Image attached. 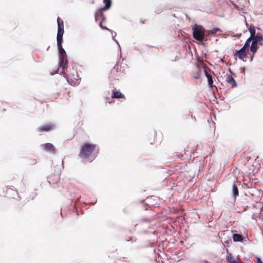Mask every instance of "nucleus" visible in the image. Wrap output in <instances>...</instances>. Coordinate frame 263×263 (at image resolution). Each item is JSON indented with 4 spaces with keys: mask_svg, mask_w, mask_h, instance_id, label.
I'll list each match as a JSON object with an SVG mask.
<instances>
[{
    "mask_svg": "<svg viewBox=\"0 0 263 263\" xmlns=\"http://www.w3.org/2000/svg\"><path fill=\"white\" fill-rule=\"evenodd\" d=\"M249 30L250 33V36L247 40L246 43H248L250 45V42L252 41L250 47V51L252 53L250 58V61L251 62L253 60L255 54L259 48V46H263V36L259 33L256 34L255 27L253 25H250Z\"/></svg>",
    "mask_w": 263,
    "mask_h": 263,
    "instance_id": "1",
    "label": "nucleus"
},
{
    "mask_svg": "<svg viewBox=\"0 0 263 263\" xmlns=\"http://www.w3.org/2000/svg\"><path fill=\"white\" fill-rule=\"evenodd\" d=\"M96 148V144L85 143L82 146L79 156L83 159H89L92 156Z\"/></svg>",
    "mask_w": 263,
    "mask_h": 263,
    "instance_id": "2",
    "label": "nucleus"
},
{
    "mask_svg": "<svg viewBox=\"0 0 263 263\" xmlns=\"http://www.w3.org/2000/svg\"><path fill=\"white\" fill-rule=\"evenodd\" d=\"M68 82L71 85H76L79 83L80 78L76 68L72 67L67 74L63 73Z\"/></svg>",
    "mask_w": 263,
    "mask_h": 263,
    "instance_id": "3",
    "label": "nucleus"
},
{
    "mask_svg": "<svg viewBox=\"0 0 263 263\" xmlns=\"http://www.w3.org/2000/svg\"><path fill=\"white\" fill-rule=\"evenodd\" d=\"M194 38L200 42L203 41L204 39L205 29L201 26L195 25L192 28Z\"/></svg>",
    "mask_w": 263,
    "mask_h": 263,
    "instance_id": "4",
    "label": "nucleus"
},
{
    "mask_svg": "<svg viewBox=\"0 0 263 263\" xmlns=\"http://www.w3.org/2000/svg\"><path fill=\"white\" fill-rule=\"evenodd\" d=\"M249 46L250 45L248 44V43H245L243 46L240 50L237 51L236 54L239 59L245 62L246 61L245 58L247 57L249 53L248 48Z\"/></svg>",
    "mask_w": 263,
    "mask_h": 263,
    "instance_id": "5",
    "label": "nucleus"
},
{
    "mask_svg": "<svg viewBox=\"0 0 263 263\" xmlns=\"http://www.w3.org/2000/svg\"><path fill=\"white\" fill-rule=\"evenodd\" d=\"M58 26V30L57 33V40L60 41V40L63 39V35L64 34V22L63 21L60 17H58L57 18Z\"/></svg>",
    "mask_w": 263,
    "mask_h": 263,
    "instance_id": "6",
    "label": "nucleus"
},
{
    "mask_svg": "<svg viewBox=\"0 0 263 263\" xmlns=\"http://www.w3.org/2000/svg\"><path fill=\"white\" fill-rule=\"evenodd\" d=\"M6 195L8 198H15L18 196V193L16 190L9 187L6 190Z\"/></svg>",
    "mask_w": 263,
    "mask_h": 263,
    "instance_id": "7",
    "label": "nucleus"
},
{
    "mask_svg": "<svg viewBox=\"0 0 263 263\" xmlns=\"http://www.w3.org/2000/svg\"><path fill=\"white\" fill-rule=\"evenodd\" d=\"M54 126L53 124H46L38 127V131L40 132H49L53 129Z\"/></svg>",
    "mask_w": 263,
    "mask_h": 263,
    "instance_id": "8",
    "label": "nucleus"
},
{
    "mask_svg": "<svg viewBox=\"0 0 263 263\" xmlns=\"http://www.w3.org/2000/svg\"><path fill=\"white\" fill-rule=\"evenodd\" d=\"M106 10H102V8L98 9L96 11L95 14V21L97 22L98 21V18L99 17H101L102 18V22H104L106 20V17L105 15L103 14V11H105Z\"/></svg>",
    "mask_w": 263,
    "mask_h": 263,
    "instance_id": "9",
    "label": "nucleus"
},
{
    "mask_svg": "<svg viewBox=\"0 0 263 263\" xmlns=\"http://www.w3.org/2000/svg\"><path fill=\"white\" fill-rule=\"evenodd\" d=\"M62 42L63 39L60 40V41L59 40H57V45L59 50L60 58H66L67 57L65 51L64 50L62 46Z\"/></svg>",
    "mask_w": 263,
    "mask_h": 263,
    "instance_id": "10",
    "label": "nucleus"
},
{
    "mask_svg": "<svg viewBox=\"0 0 263 263\" xmlns=\"http://www.w3.org/2000/svg\"><path fill=\"white\" fill-rule=\"evenodd\" d=\"M44 149L47 152L52 154H55V148L53 145L51 143H47L44 145Z\"/></svg>",
    "mask_w": 263,
    "mask_h": 263,
    "instance_id": "11",
    "label": "nucleus"
},
{
    "mask_svg": "<svg viewBox=\"0 0 263 263\" xmlns=\"http://www.w3.org/2000/svg\"><path fill=\"white\" fill-rule=\"evenodd\" d=\"M68 64V61L67 57L66 58H60V67L62 68L63 73H65V69H67Z\"/></svg>",
    "mask_w": 263,
    "mask_h": 263,
    "instance_id": "12",
    "label": "nucleus"
},
{
    "mask_svg": "<svg viewBox=\"0 0 263 263\" xmlns=\"http://www.w3.org/2000/svg\"><path fill=\"white\" fill-rule=\"evenodd\" d=\"M111 98L116 99H123L125 98V96L120 91L116 90V89H114L112 90Z\"/></svg>",
    "mask_w": 263,
    "mask_h": 263,
    "instance_id": "13",
    "label": "nucleus"
},
{
    "mask_svg": "<svg viewBox=\"0 0 263 263\" xmlns=\"http://www.w3.org/2000/svg\"><path fill=\"white\" fill-rule=\"evenodd\" d=\"M226 81L231 84L232 87H236L237 84L234 78L231 75H228L226 77Z\"/></svg>",
    "mask_w": 263,
    "mask_h": 263,
    "instance_id": "14",
    "label": "nucleus"
},
{
    "mask_svg": "<svg viewBox=\"0 0 263 263\" xmlns=\"http://www.w3.org/2000/svg\"><path fill=\"white\" fill-rule=\"evenodd\" d=\"M228 260L229 263H239L241 259L238 257H235L230 254L228 256Z\"/></svg>",
    "mask_w": 263,
    "mask_h": 263,
    "instance_id": "15",
    "label": "nucleus"
},
{
    "mask_svg": "<svg viewBox=\"0 0 263 263\" xmlns=\"http://www.w3.org/2000/svg\"><path fill=\"white\" fill-rule=\"evenodd\" d=\"M205 76L208 79V84L209 86L212 87L213 86V80L212 76L209 74L206 71H205Z\"/></svg>",
    "mask_w": 263,
    "mask_h": 263,
    "instance_id": "16",
    "label": "nucleus"
},
{
    "mask_svg": "<svg viewBox=\"0 0 263 263\" xmlns=\"http://www.w3.org/2000/svg\"><path fill=\"white\" fill-rule=\"evenodd\" d=\"M233 240L235 242H237V241L241 242L243 241V239L242 235L241 234H233Z\"/></svg>",
    "mask_w": 263,
    "mask_h": 263,
    "instance_id": "17",
    "label": "nucleus"
},
{
    "mask_svg": "<svg viewBox=\"0 0 263 263\" xmlns=\"http://www.w3.org/2000/svg\"><path fill=\"white\" fill-rule=\"evenodd\" d=\"M103 3H104L105 6L102 8V10H108L111 5V0H103Z\"/></svg>",
    "mask_w": 263,
    "mask_h": 263,
    "instance_id": "18",
    "label": "nucleus"
},
{
    "mask_svg": "<svg viewBox=\"0 0 263 263\" xmlns=\"http://www.w3.org/2000/svg\"><path fill=\"white\" fill-rule=\"evenodd\" d=\"M232 192L234 196V197L236 198L237 196L239 195V191L237 188V186L236 184H233L232 186Z\"/></svg>",
    "mask_w": 263,
    "mask_h": 263,
    "instance_id": "19",
    "label": "nucleus"
},
{
    "mask_svg": "<svg viewBox=\"0 0 263 263\" xmlns=\"http://www.w3.org/2000/svg\"><path fill=\"white\" fill-rule=\"evenodd\" d=\"M220 30L219 28H213V29L211 30L210 31V33L212 34H216L217 32L218 31H220Z\"/></svg>",
    "mask_w": 263,
    "mask_h": 263,
    "instance_id": "20",
    "label": "nucleus"
},
{
    "mask_svg": "<svg viewBox=\"0 0 263 263\" xmlns=\"http://www.w3.org/2000/svg\"><path fill=\"white\" fill-rule=\"evenodd\" d=\"M254 261L256 263H263V261L261 260V259L258 257H255L254 258Z\"/></svg>",
    "mask_w": 263,
    "mask_h": 263,
    "instance_id": "21",
    "label": "nucleus"
},
{
    "mask_svg": "<svg viewBox=\"0 0 263 263\" xmlns=\"http://www.w3.org/2000/svg\"><path fill=\"white\" fill-rule=\"evenodd\" d=\"M100 27L103 29L109 30V29H108L107 27H106L105 26H103V25L102 24V22L100 23Z\"/></svg>",
    "mask_w": 263,
    "mask_h": 263,
    "instance_id": "22",
    "label": "nucleus"
},
{
    "mask_svg": "<svg viewBox=\"0 0 263 263\" xmlns=\"http://www.w3.org/2000/svg\"><path fill=\"white\" fill-rule=\"evenodd\" d=\"M159 136L160 137H162V134L161 133H159L158 134H156L155 135V137H158Z\"/></svg>",
    "mask_w": 263,
    "mask_h": 263,
    "instance_id": "23",
    "label": "nucleus"
},
{
    "mask_svg": "<svg viewBox=\"0 0 263 263\" xmlns=\"http://www.w3.org/2000/svg\"><path fill=\"white\" fill-rule=\"evenodd\" d=\"M32 163L33 164H35L36 163V160L35 159H32Z\"/></svg>",
    "mask_w": 263,
    "mask_h": 263,
    "instance_id": "24",
    "label": "nucleus"
},
{
    "mask_svg": "<svg viewBox=\"0 0 263 263\" xmlns=\"http://www.w3.org/2000/svg\"><path fill=\"white\" fill-rule=\"evenodd\" d=\"M183 157V155H180L178 156V158H180V159H182V158Z\"/></svg>",
    "mask_w": 263,
    "mask_h": 263,
    "instance_id": "25",
    "label": "nucleus"
},
{
    "mask_svg": "<svg viewBox=\"0 0 263 263\" xmlns=\"http://www.w3.org/2000/svg\"><path fill=\"white\" fill-rule=\"evenodd\" d=\"M239 263H242L241 260H240V262H239Z\"/></svg>",
    "mask_w": 263,
    "mask_h": 263,
    "instance_id": "26",
    "label": "nucleus"
}]
</instances>
